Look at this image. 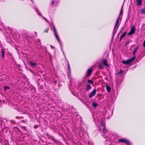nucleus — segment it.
<instances>
[{"label":"nucleus","instance_id":"f257e3e1","mask_svg":"<svg viewBox=\"0 0 145 145\" xmlns=\"http://www.w3.org/2000/svg\"><path fill=\"white\" fill-rule=\"evenodd\" d=\"M123 5L122 6L121 8V9L120 12V16H119L118 18L117 19L115 24L114 26V31H113V33H112V39H113L114 37V35H115V34L116 33V31H117V30L118 29V28L119 27V26L120 25V23H119V21H121V18H120V16L121 15V16H122L123 14ZM122 17H121V18Z\"/></svg>","mask_w":145,"mask_h":145},{"label":"nucleus","instance_id":"f03ea898","mask_svg":"<svg viewBox=\"0 0 145 145\" xmlns=\"http://www.w3.org/2000/svg\"><path fill=\"white\" fill-rule=\"evenodd\" d=\"M98 129L99 131H101L103 129L102 133L104 134L107 132L108 131L105 129V124L103 122L101 123L100 125L97 126Z\"/></svg>","mask_w":145,"mask_h":145},{"label":"nucleus","instance_id":"7ed1b4c3","mask_svg":"<svg viewBox=\"0 0 145 145\" xmlns=\"http://www.w3.org/2000/svg\"><path fill=\"white\" fill-rule=\"evenodd\" d=\"M52 24L53 25V28L54 29L53 31H54V36H55V37H56V39H57L58 42L59 43H60L61 46V47L62 45H61V42L60 40L59 37L58 36V35L57 34V30H56V28L55 27V26L53 23H52Z\"/></svg>","mask_w":145,"mask_h":145},{"label":"nucleus","instance_id":"20e7f679","mask_svg":"<svg viewBox=\"0 0 145 145\" xmlns=\"http://www.w3.org/2000/svg\"><path fill=\"white\" fill-rule=\"evenodd\" d=\"M135 57L134 56L131 59H127V60H123L122 63L125 65H127L131 63L135 59Z\"/></svg>","mask_w":145,"mask_h":145},{"label":"nucleus","instance_id":"39448f33","mask_svg":"<svg viewBox=\"0 0 145 145\" xmlns=\"http://www.w3.org/2000/svg\"><path fill=\"white\" fill-rule=\"evenodd\" d=\"M118 141L119 142H123L127 144L130 145V142L127 139L125 138H121Z\"/></svg>","mask_w":145,"mask_h":145},{"label":"nucleus","instance_id":"423d86ee","mask_svg":"<svg viewBox=\"0 0 145 145\" xmlns=\"http://www.w3.org/2000/svg\"><path fill=\"white\" fill-rule=\"evenodd\" d=\"M135 27L134 26H132L131 28L130 31L128 33V34L129 35H132L135 33Z\"/></svg>","mask_w":145,"mask_h":145},{"label":"nucleus","instance_id":"0eeeda50","mask_svg":"<svg viewBox=\"0 0 145 145\" xmlns=\"http://www.w3.org/2000/svg\"><path fill=\"white\" fill-rule=\"evenodd\" d=\"M96 93V90L95 89L93 90L89 94V98L94 96Z\"/></svg>","mask_w":145,"mask_h":145},{"label":"nucleus","instance_id":"6e6552de","mask_svg":"<svg viewBox=\"0 0 145 145\" xmlns=\"http://www.w3.org/2000/svg\"><path fill=\"white\" fill-rule=\"evenodd\" d=\"M66 62L67 64V65H68V72L67 73V75L68 76H69L70 75V74H71V69H70V66L69 63V62L68 60H66Z\"/></svg>","mask_w":145,"mask_h":145},{"label":"nucleus","instance_id":"1a4fd4ad","mask_svg":"<svg viewBox=\"0 0 145 145\" xmlns=\"http://www.w3.org/2000/svg\"><path fill=\"white\" fill-rule=\"evenodd\" d=\"M92 72V69L91 68H90L86 72V76L88 77L89 76L91 75Z\"/></svg>","mask_w":145,"mask_h":145},{"label":"nucleus","instance_id":"9d476101","mask_svg":"<svg viewBox=\"0 0 145 145\" xmlns=\"http://www.w3.org/2000/svg\"><path fill=\"white\" fill-rule=\"evenodd\" d=\"M29 63L30 66L32 68L35 67L37 66L36 63L33 62H30Z\"/></svg>","mask_w":145,"mask_h":145},{"label":"nucleus","instance_id":"9b49d317","mask_svg":"<svg viewBox=\"0 0 145 145\" xmlns=\"http://www.w3.org/2000/svg\"><path fill=\"white\" fill-rule=\"evenodd\" d=\"M59 1H55L54 0H52L51 3V5H52L54 4V6H57L59 3Z\"/></svg>","mask_w":145,"mask_h":145},{"label":"nucleus","instance_id":"f8f14e48","mask_svg":"<svg viewBox=\"0 0 145 145\" xmlns=\"http://www.w3.org/2000/svg\"><path fill=\"white\" fill-rule=\"evenodd\" d=\"M2 58L4 59L5 58V51L3 48L1 49V50Z\"/></svg>","mask_w":145,"mask_h":145},{"label":"nucleus","instance_id":"ddd939ff","mask_svg":"<svg viewBox=\"0 0 145 145\" xmlns=\"http://www.w3.org/2000/svg\"><path fill=\"white\" fill-rule=\"evenodd\" d=\"M137 6H141L142 5V0H137Z\"/></svg>","mask_w":145,"mask_h":145},{"label":"nucleus","instance_id":"4468645a","mask_svg":"<svg viewBox=\"0 0 145 145\" xmlns=\"http://www.w3.org/2000/svg\"><path fill=\"white\" fill-rule=\"evenodd\" d=\"M139 45H137L136 48H135L134 49V50L133 52V55L134 56L135 55L136 52H137V51L138 50V49L139 48Z\"/></svg>","mask_w":145,"mask_h":145},{"label":"nucleus","instance_id":"2eb2a0df","mask_svg":"<svg viewBox=\"0 0 145 145\" xmlns=\"http://www.w3.org/2000/svg\"><path fill=\"white\" fill-rule=\"evenodd\" d=\"M91 89V87L90 86V85L89 84H87V87H86V91H88L90 90Z\"/></svg>","mask_w":145,"mask_h":145},{"label":"nucleus","instance_id":"dca6fc26","mask_svg":"<svg viewBox=\"0 0 145 145\" xmlns=\"http://www.w3.org/2000/svg\"><path fill=\"white\" fill-rule=\"evenodd\" d=\"M103 64L105 66H106L109 67V65L107 63V60H106L105 59H104L103 60V61L102 62Z\"/></svg>","mask_w":145,"mask_h":145},{"label":"nucleus","instance_id":"f3484780","mask_svg":"<svg viewBox=\"0 0 145 145\" xmlns=\"http://www.w3.org/2000/svg\"><path fill=\"white\" fill-rule=\"evenodd\" d=\"M127 32H124L122 34L121 36H120V41H121L122 39L127 34Z\"/></svg>","mask_w":145,"mask_h":145},{"label":"nucleus","instance_id":"a211bd4d","mask_svg":"<svg viewBox=\"0 0 145 145\" xmlns=\"http://www.w3.org/2000/svg\"><path fill=\"white\" fill-rule=\"evenodd\" d=\"M140 13L141 14H145V7L144 8H142L141 9Z\"/></svg>","mask_w":145,"mask_h":145},{"label":"nucleus","instance_id":"6ab92c4d","mask_svg":"<svg viewBox=\"0 0 145 145\" xmlns=\"http://www.w3.org/2000/svg\"><path fill=\"white\" fill-rule=\"evenodd\" d=\"M123 71L121 69H120V71L118 72L117 73V74L118 75H119L123 73Z\"/></svg>","mask_w":145,"mask_h":145},{"label":"nucleus","instance_id":"aec40b11","mask_svg":"<svg viewBox=\"0 0 145 145\" xmlns=\"http://www.w3.org/2000/svg\"><path fill=\"white\" fill-rule=\"evenodd\" d=\"M99 67L101 69L104 68V67L102 64V63H100L99 64Z\"/></svg>","mask_w":145,"mask_h":145},{"label":"nucleus","instance_id":"412c9836","mask_svg":"<svg viewBox=\"0 0 145 145\" xmlns=\"http://www.w3.org/2000/svg\"><path fill=\"white\" fill-rule=\"evenodd\" d=\"M98 104L97 103L94 102H93V106L94 108H95L97 106H98Z\"/></svg>","mask_w":145,"mask_h":145},{"label":"nucleus","instance_id":"4be33fe9","mask_svg":"<svg viewBox=\"0 0 145 145\" xmlns=\"http://www.w3.org/2000/svg\"><path fill=\"white\" fill-rule=\"evenodd\" d=\"M109 80H110V82L111 87L112 88L113 86V82L112 80L111 77H110V78H109Z\"/></svg>","mask_w":145,"mask_h":145},{"label":"nucleus","instance_id":"5701e85b","mask_svg":"<svg viewBox=\"0 0 145 145\" xmlns=\"http://www.w3.org/2000/svg\"><path fill=\"white\" fill-rule=\"evenodd\" d=\"M46 135L49 138H53V137L48 133H46Z\"/></svg>","mask_w":145,"mask_h":145},{"label":"nucleus","instance_id":"b1692460","mask_svg":"<svg viewBox=\"0 0 145 145\" xmlns=\"http://www.w3.org/2000/svg\"><path fill=\"white\" fill-rule=\"evenodd\" d=\"M35 76V77L37 76L38 78V79L39 80H40L41 78L40 75L39 74H36Z\"/></svg>","mask_w":145,"mask_h":145},{"label":"nucleus","instance_id":"393cba45","mask_svg":"<svg viewBox=\"0 0 145 145\" xmlns=\"http://www.w3.org/2000/svg\"><path fill=\"white\" fill-rule=\"evenodd\" d=\"M20 128L24 130V131H26L27 130V129L26 128V127H25L24 126H23L22 125H20Z\"/></svg>","mask_w":145,"mask_h":145},{"label":"nucleus","instance_id":"a878e982","mask_svg":"<svg viewBox=\"0 0 145 145\" xmlns=\"http://www.w3.org/2000/svg\"><path fill=\"white\" fill-rule=\"evenodd\" d=\"M88 83H90L91 84H93L94 82L93 81L91 80H89L88 81Z\"/></svg>","mask_w":145,"mask_h":145},{"label":"nucleus","instance_id":"bb28decb","mask_svg":"<svg viewBox=\"0 0 145 145\" xmlns=\"http://www.w3.org/2000/svg\"><path fill=\"white\" fill-rule=\"evenodd\" d=\"M106 89L108 92H109V86L108 83L106 84Z\"/></svg>","mask_w":145,"mask_h":145},{"label":"nucleus","instance_id":"cd10ccee","mask_svg":"<svg viewBox=\"0 0 145 145\" xmlns=\"http://www.w3.org/2000/svg\"><path fill=\"white\" fill-rule=\"evenodd\" d=\"M108 138H107V140H105V145H109L108 144Z\"/></svg>","mask_w":145,"mask_h":145},{"label":"nucleus","instance_id":"c85d7f7f","mask_svg":"<svg viewBox=\"0 0 145 145\" xmlns=\"http://www.w3.org/2000/svg\"><path fill=\"white\" fill-rule=\"evenodd\" d=\"M4 88L5 90H6L7 89H9V88L8 86H5L4 87Z\"/></svg>","mask_w":145,"mask_h":145},{"label":"nucleus","instance_id":"c756f323","mask_svg":"<svg viewBox=\"0 0 145 145\" xmlns=\"http://www.w3.org/2000/svg\"><path fill=\"white\" fill-rule=\"evenodd\" d=\"M43 19L46 22H48V23H49V21L47 20L45 18H44V17H43Z\"/></svg>","mask_w":145,"mask_h":145},{"label":"nucleus","instance_id":"7c9ffc66","mask_svg":"<svg viewBox=\"0 0 145 145\" xmlns=\"http://www.w3.org/2000/svg\"><path fill=\"white\" fill-rule=\"evenodd\" d=\"M49 28H47L46 30L44 31V32L46 33H48L49 30Z\"/></svg>","mask_w":145,"mask_h":145},{"label":"nucleus","instance_id":"2f4dec72","mask_svg":"<svg viewBox=\"0 0 145 145\" xmlns=\"http://www.w3.org/2000/svg\"><path fill=\"white\" fill-rule=\"evenodd\" d=\"M18 111L20 112V113L21 114H25V112H23L22 110H18Z\"/></svg>","mask_w":145,"mask_h":145},{"label":"nucleus","instance_id":"473e14b6","mask_svg":"<svg viewBox=\"0 0 145 145\" xmlns=\"http://www.w3.org/2000/svg\"><path fill=\"white\" fill-rule=\"evenodd\" d=\"M21 121L24 123H25L27 122L26 121V120L25 119V120H22Z\"/></svg>","mask_w":145,"mask_h":145},{"label":"nucleus","instance_id":"72a5a7b5","mask_svg":"<svg viewBox=\"0 0 145 145\" xmlns=\"http://www.w3.org/2000/svg\"><path fill=\"white\" fill-rule=\"evenodd\" d=\"M39 127V125H34V127L35 128H37Z\"/></svg>","mask_w":145,"mask_h":145},{"label":"nucleus","instance_id":"f704fd0d","mask_svg":"<svg viewBox=\"0 0 145 145\" xmlns=\"http://www.w3.org/2000/svg\"><path fill=\"white\" fill-rule=\"evenodd\" d=\"M15 129L17 130H18V131L20 132H21V131H20V130L17 127H15Z\"/></svg>","mask_w":145,"mask_h":145},{"label":"nucleus","instance_id":"c9c22d12","mask_svg":"<svg viewBox=\"0 0 145 145\" xmlns=\"http://www.w3.org/2000/svg\"><path fill=\"white\" fill-rule=\"evenodd\" d=\"M84 104H85V106L87 107H89V105L88 104H87V103H84Z\"/></svg>","mask_w":145,"mask_h":145},{"label":"nucleus","instance_id":"e433bc0d","mask_svg":"<svg viewBox=\"0 0 145 145\" xmlns=\"http://www.w3.org/2000/svg\"><path fill=\"white\" fill-rule=\"evenodd\" d=\"M102 136H103L104 137L105 139H106V138H107V137H108V136H106V135H103Z\"/></svg>","mask_w":145,"mask_h":145},{"label":"nucleus","instance_id":"4c0bfd02","mask_svg":"<svg viewBox=\"0 0 145 145\" xmlns=\"http://www.w3.org/2000/svg\"><path fill=\"white\" fill-rule=\"evenodd\" d=\"M16 118L17 119H20V116H17L16 117Z\"/></svg>","mask_w":145,"mask_h":145},{"label":"nucleus","instance_id":"58836bf2","mask_svg":"<svg viewBox=\"0 0 145 145\" xmlns=\"http://www.w3.org/2000/svg\"><path fill=\"white\" fill-rule=\"evenodd\" d=\"M143 46L145 48V40H144V42Z\"/></svg>","mask_w":145,"mask_h":145},{"label":"nucleus","instance_id":"ea45409f","mask_svg":"<svg viewBox=\"0 0 145 145\" xmlns=\"http://www.w3.org/2000/svg\"><path fill=\"white\" fill-rule=\"evenodd\" d=\"M50 46L52 48V49H54V48L53 46H52V45H50Z\"/></svg>","mask_w":145,"mask_h":145},{"label":"nucleus","instance_id":"a19ab883","mask_svg":"<svg viewBox=\"0 0 145 145\" xmlns=\"http://www.w3.org/2000/svg\"><path fill=\"white\" fill-rule=\"evenodd\" d=\"M20 119H21L24 118V117L23 116H20Z\"/></svg>","mask_w":145,"mask_h":145},{"label":"nucleus","instance_id":"79ce46f5","mask_svg":"<svg viewBox=\"0 0 145 145\" xmlns=\"http://www.w3.org/2000/svg\"><path fill=\"white\" fill-rule=\"evenodd\" d=\"M54 1H59L58 0H54Z\"/></svg>","mask_w":145,"mask_h":145},{"label":"nucleus","instance_id":"37998d69","mask_svg":"<svg viewBox=\"0 0 145 145\" xmlns=\"http://www.w3.org/2000/svg\"><path fill=\"white\" fill-rule=\"evenodd\" d=\"M109 92H110V86H109Z\"/></svg>","mask_w":145,"mask_h":145},{"label":"nucleus","instance_id":"c03bdc74","mask_svg":"<svg viewBox=\"0 0 145 145\" xmlns=\"http://www.w3.org/2000/svg\"><path fill=\"white\" fill-rule=\"evenodd\" d=\"M37 11H38V12H39V14H40V12L39 11V10H37Z\"/></svg>","mask_w":145,"mask_h":145},{"label":"nucleus","instance_id":"a18cd8bd","mask_svg":"<svg viewBox=\"0 0 145 145\" xmlns=\"http://www.w3.org/2000/svg\"><path fill=\"white\" fill-rule=\"evenodd\" d=\"M38 14L39 15H41V14H39V13H38Z\"/></svg>","mask_w":145,"mask_h":145},{"label":"nucleus","instance_id":"49530a36","mask_svg":"<svg viewBox=\"0 0 145 145\" xmlns=\"http://www.w3.org/2000/svg\"><path fill=\"white\" fill-rule=\"evenodd\" d=\"M112 114H113V112H112Z\"/></svg>","mask_w":145,"mask_h":145},{"label":"nucleus","instance_id":"de8ad7c7","mask_svg":"<svg viewBox=\"0 0 145 145\" xmlns=\"http://www.w3.org/2000/svg\"><path fill=\"white\" fill-rule=\"evenodd\" d=\"M106 78H107V79H108V78L107 77H106Z\"/></svg>","mask_w":145,"mask_h":145},{"label":"nucleus","instance_id":"09e8293b","mask_svg":"<svg viewBox=\"0 0 145 145\" xmlns=\"http://www.w3.org/2000/svg\"><path fill=\"white\" fill-rule=\"evenodd\" d=\"M111 137H109V138H111Z\"/></svg>","mask_w":145,"mask_h":145},{"label":"nucleus","instance_id":"8fccbe9b","mask_svg":"<svg viewBox=\"0 0 145 145\" xmlns=\"http://www.w3.org/2000/svg\"><path fill=\"white\" fill-rule=\"evenodd\" d=\"M112 138L111 139V140H112Z\"/></svg>","mask_w":145,"mask_h":145}]
</instances>
